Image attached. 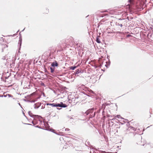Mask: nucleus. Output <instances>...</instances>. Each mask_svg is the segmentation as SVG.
Instances as JSON below:
<instances>
[{
  "label": "nucleus",
  "mask_w": 153,
  "mask_h": 153,
  "mask_svg": "<svg viewBox=\"0 0 153 153\" xmlns=\"http://www.w3.org/2000/svg\"><path fill=\"white\" fill-rule=\"evenodd\" d=\"M61 103L62 104V105H61L60 104L58 103V104H56V103H47L46 105H51L52 107H65L66 106L65 105V104H63V103L62 102H61Z\"/></svg>",
  "instance_id": "nucleus-1"
},
{
  "label": "nucleus",
  "mask_w": 153,
  "mask_h": 153,
  "mask_svg": "<svg viewBox=\"0 0 153 153\" xmlns=\"http://www.w3.org/2000/svg\"><path fill=\"white\" fill-rule=\"evenodd\" d=\"M28 113L30 117H33L34 118H35L36 117L38 116L37 115H33L30 111H28Z\"/></svg>",
  "instance_id": "nucleus-2"
},
{
  "label": "nucleus",
  "mask_w": 153,
  "mask_h": 153,
  "mask_svg": "<svg viewBox=\"0 0 153 153\" xmlns=\"http://www.w3.org/2000/svg\"><path fill=\"white\" fill-rule=\"evenodd\" d=\"M41 104L40 103L38 102L36 103L34 105V107L35 108H38L41 105Z\"/></svg>",
  "instance_id": "nucleus-3"
},
{
  "label": "nucleus",
  "mask_w": 153,
  "mask_h": 153,
  "mask_svg": "<svg viewBox=\"0 0 153 153\" xmlns=\"http://www.w3.org/2000/svg\"><path fill=\"white\" fill-rule=\"evenodd\" d=\"M51 65L52 66V67H54V66L57 67L58 66V63H57V62H56L55 61V62H53L52 63Z\"/></svg>",
  "instance_id": "nucleus-4"
},
{
  "label": "nucleus",
  "mask_w": 153,
  "mask_h": 153,
  "mask_svg": "<svg viewBox=\"0 0 153 153\" xmlns=\"http://www.w3.org/2000/svg\"><path fill=\"white\" fill-rule=\"evenodd\" d=\"M99 36H97L96 38V41L97 42L99 43H100L101 42L100 40V39H99Z\"/></svg>",
  "instance_id": "nucleus-5"
},
{
  "label": "nucleus",
  "mask_w": 153,
  "mask_h": 153,
  "mask_svg": "<svg viewBox=\"0 0 153 153\" xmlns=\"http://www.w3.org/2000/svg\"><path fill=\"white\" fill-rule=\"evenodd\" d=\"M76 66H71L70 67V69L71 70H74L76 68Z\"/></svg>",
  "instance_id": "nucleus-6"
},
{
  "label": "nucleus",
  "mask_w": 153,
  "mask_h": 153,
  "mask_svg": "<svg viewBox=\"0 0 153 153\" xmlns=\"http://www.w3.org/2000/svg\"><path fill=\"white\" fill-rule=\"evenodd\" d=\"M134 130V128H133V127H130L128 128L126 130V131L128 130Z\"/></svg>",
  "instance_id": "nucleus-7"
},
{
  "label": "nucleus",
  "mask_w": 153,
  "mask_h": 153,
  "mask_svg": "<svg viewBox=\"0 0 153 153\" xmlns=\"http://www.w3.org/2000/svg\"><path fill=\"white\" fill-rule=\"evenodd\" d=\"M50 69L51 70V72L52 73H53L54 71V69L52 68H50Z\"/></svg>",
  "instance_id": "nucleus-8"
},
{
  "label": "nucleus",
  "mask_w": 153,
  "mask_h": 153,
  "mask_svg": "<svg viewBox=\"0 0 153 153\" xmlns=\"http://www.w3.org/2000/svg\"><path fill=\"white\" fill-rule=\"evenodd\" d=\"M32 123L34 125H35L36 124V120H34L33 121H32Z\"/></svg>",
  "instance_id": "nucleus-9"
},
{
  "label": "nucleus",
  "mask_w": 153,
  "mask_h": 153,
  "mask_svg": "<svg viewBox=\"0 0 153 153\" xmlns=\"http://www.w3.org/2000/svg\"><path fill=\"white\" fill-rule=\"evenodd\" d=\"M21 44H22V41H21V40H19V42L18 44H19V46L20 47H21Z\"/></svg>",
  "instance_id": "nucleus-10"
},
{
  "label": "nucleus",
  "mask_w": 153,
  "mask_h": 153,
  "mask_svg": "<svg viewBox=\"0 0 153 153\" xmlns=\"http://www.w3.org/2000/svg\"><path fill=\"white\" fill-rule=\"evenodd\" d=\"M116 117H117V118H121L120 116V115H117L116 116Z\"/></svg>",
  "instance_id": "nucleus-11"
},
{
  "label": "nucleus",
  "mask_w": 153,
  "mask_h": 153,
  "mask_svg": "<svg viewBox=\"0 0 153 153\" xmlns=\"http://www.w3.org/2000/svg\"><path fill=\"white\" fill-rule=\"evenodd\" d=\"M38 122H39L40 123H41L42 124L43 123L44 124V123L43 122H42V121H41L40 120H39Z\"/></svg>",
  "instance_id": "nucleus-12"
},
{
  "label": "nucleus",
  "mask_w": 153,
  "mask_h": 153,
  "mask_svg": "<svg viewBox=\"0 0 153 153\" xmlns=\"http://www.w3.org/2000/svg\"><path fill=\"white\" fill-rule=\"evenodd\" d=\"M65 130L68 131L69 130V129L68 128H66L65 129Z\"/></svg>",
  "instance_id": "nucleus-13"
},
{
  "label": "nucleus",
  "mask_w": 153,
  "mask_h": 153,
  "mask_svg": "<svg viewBox=\"0 0 153 153\" xmlns=\"http://www.w3.org/2000/svg\"><path fill=\"white\" fill-rule=\"evenodd\" d=\"M133 0H129V2H130V3H132V1H133Z\"/></svg>",
  "instance_id": "nucleus-14"
},
{
  "label": "nucleus",
  "mask_w": 153,
  "mask_h": 153,
  "mask_svg": "<svg viewBox=\"0 0 153 153\" xmlns=\"http://www.w3.org/2000/svg\"><path fill=\"white\" fill-rule=\"evenodd\" d=\"M8 96L9 97H12V96H11L10 94H8Z\"/></svg>",
  "instance_id": "nucleus-15"
},
{
  "label": "nucleus",
  "mask_w": 153,
  "mask_h": 153,
  "mask_svg": "<svg viewBox=\"0 0 153 153\" xmlns=\"http://www.w3.org/2000/svg\"><path fill=\"white\" fill-rule=\"evenodd\" d=\"M120 26L121 27H122L123 25L122 24H120Z\"/></svg>",
  "instance_id": "nucleus-16"
},
{
  "label": "nucleus",
  "mask_w": 153,
  "mask_h": 153,
  "mask_svg": "<svg viewBox=\"0 0 153 153\" xmlns=\"http://www.w3.org/2000/svg\"><path fill=\"white\" fill-rule=\"evenodd\" d=\"M19 105L20 106H21V105L20 104V103H19Z\"/></svg>",
  "instance_id": "nucleus-17"
},
{
  "label": "nucleus",
  "mask_w": 153,
  "mask_h": 153,
  "mask_svg": "<svg viewBox=\"0 0 153 153\" xmlns=\"http://www.w3.org/2000/svg\"><path fill=\"white\" fill-rule=\"evenodd\" d=\"M28 125H30V124H28Z\"/></svg>",
  "instance_id": "nucleus-18"
}]
</instances>
